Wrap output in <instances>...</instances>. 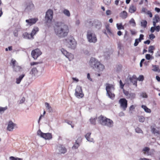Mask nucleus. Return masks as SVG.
I'll return each instance as SVG.
<instances>
[{
	"mask_svg": "<svg viewBox=\"0 0 160 160\" xmlns=\"http://www.w3.org/2000/svg\"><path fill=\"white\" fill-rule=\"evenodd\" d=\"M95 27L97 28H100L102 25L101 22L98 20H97L94 22Z\"/></svg>",
	"mask_w": 160,
	"mask_h": 160,
	"instance_id": "24",
	"label": "nucleus"
},
{
	"mask_svg": "<svg viewBox=\"0 0 160 160\" xmlns=\"http://www.w3.org/2000/svg\"><path fill=\"white\" fill-rule=\"evenodd\" d=\"M7 109V107L3 108L0 107V113L4 112Z\"/></svg>",
	"mask_w": 160,
	"mask_h": 160,
	"instance_id": "45",
	"label": "nucleus"
},
{
	"mask_svg": "<svg viewBox=\"0 0 160 160\" xmlns=\"http://www.w3.org/2000/svg\"><path fill=\"white\" fill-rule=\"evenodd\" d=\"M97 119V118H91L90 119V121L92 124L95 125L96 124V120Z\"/></svg>",
	"mask_w": 160,
	"mask_h": 160,
	"instance_id": "36",
	"label": "nucleus"
},
{
	"mask_svg": "<svg viewBox=\"0 0 160 160\" xmlns=\"http://www.w3.org/2000/svg\"><path fill=\"white\" fill-rule=\"evenodd\" d=\"M155 11L158 12H160V9L158 8H155Z\"/></svg>",
	"mask_w": 160,
	"mask_h": 160,
	"instance_id": "63",
	"label": "nucleus"
},
{
	"mask_svg": "<svg viewBox=\"0 0 160 160\" xmlns=\"http://www.w3.org/2000/svg\"><path fill=\"white\" fill-rule=\"evenodd\" d=\"M149 150V148L147 147H146L143 149V151L144 152V154L145 153V152H148Z\"/></svg>",
	"mask_w": 160,
	"mask_h": 160,
	"instance_id": "47",
	"label": "nucleus"
},
{
	"mask_svg": "<svg viewBox=\"0 0 160 160\" xmlns=\"http://www.w3.org/2000/svg\"><path fill=\"white\" fill-rule=\"evenodd\" d=\"M38 71L36 68H33L30 71V74H31L32 76H35L36 74L38 73Z\"/></svg>",
	"mask_w": 160,
	"mask_h": 160,
	"instance_id": "20",
	"label": "nucleus"
},
{
	"mask_svg": "<svg viewBox=\"0 0 160 160\" xmlns=\"http://www.w3.org/2000/svg\"><path fill=\"white\" fill-rule=\"evenodd\" d=\"M65 43L68 48L74 49L76 47L77 42L72 37H69L65 40Z\"/></svg>",
	"mask_w": 160,
	"mask_h": 160,
	"instance_id": "4",
	"label": "nucleus"
},
{
	"mask_svg": "<svg viewBox=\"0 0 160 160\" xmlns=\"http://www.w3.org/2000/svg\"><path fill=\"white\" fill-rule=\"evenodd\" d=\"M123 93L127 97L128 96L129 94L130 93L128 91L125 90H124Z\"/></svg>",
	"mask_w": 160,
	"mask_h": 160,
	"instance_id": "53",
	"label": "nucleus"
},
{
	"mask_svg": "<svg viewBox=\"0 0 160 160\" xmlns=\"http://www.w3.org/2000/svg\"><path fill=\"white\" fill-rule=\"evenodd\" d=\"M149 38L151 39H152L155 38V36L153 34H150L149 35Z\"/></svg>",
	"mask_w": 160,
	"mask_h": 160,
	"instance_id": "49",
	"label": "nucleus"
},
{
	"mask_svg": "<svg viewBox=\"0 0 160 160\" xmlns=\"http://www.w3.org/2000/svg\"><path fill=\"white\" fill-rule=\"evenodd\" d=\"M87 37L90 42L95 43L97 41L96 36L92 30H88L87 32Z\"/></svg>",
	"mask_w": 160,
	"mask_h": 160,
	"instance_id": "6",
	"label": "nucleus"
},
{
	"mask_svg": "<svg viewBox=\"0 0 160 160\" xmlns=\"http://www.w3.org/2000/svg\"><path fill=\"white\" fill-rule=\"evenodd\" d=\"M144 60H145V59H142L141 60L140 63V67H142V63L144 61Z\"/></svg>",
	"mask_w": 160,
	"mask_h": 160,
	"instance_id": "61",
	"label": "nucleus"
},
{
	"mask_svg": "<svg viewBox=\"0 0 160 160\" xmlns=\"http://www.w3.org/2000/svg\"><path fill=\"white\" fill-rule=\"evenodd\" d=\"M15 124L13 123L12 121H9L7 127V129L10 131H12Z\"/></svg>",
	"mask_w": 160,
	"mask_h": 160,
	"instance_id": "17",
	"label": "nucleus"
},
{
	"mask_svg": "<svg viewBox=\"0 0 160 160\" xmlns=\"http://www.w3.org/2000/svg\"><path fill=\"white\" fill-rule=\"evenodd\" d=\"M98 119L99 122L102 125L106 126L109 127H111L113 125V123L112 120L104 117L102 115L99 116Z\"/></svg>",
	"mask_w": 160,
	"mask_h": 160,
	"instance_id": "2",
	"label": "nucleus"
},
{
	"mask_svg": "<svg viewBox=\"0 0 160 160\" xmlns=\"http://www.w3.org/2000/svg\"><path fill=\"white\" fill-rule=\"evenodd\" d=\"M116 26L118 30H123L124 29V27L122 25V23H117Z\"/></svg>",
	"mask_w": 160,
	"mask_h": 160,
	"instance_id": "28",
	"label": "nucleus"
},
{
	"mask_svg": "<svg viewBox=\"0 0 160 160\" xmlns=\"http://www.w3.org/2000/svg\"><path fill=\"white\" fill-rule=\"evenodd\" d=\"M105 86L107 94L110 98L113 99L115 98V95L112 92L115 90L114 85L109 83H106Z\"/></svg>",
	"mask_w": 160,
	"mask_h": 160,
	"instance_id": "5",
	"label": "nucleus"
},
{
	"mask_svg": "<svg viewBox=\"0 0 160 160\" xmlns=\"http://www.w3.org/2000/svg\"><path fill=\"white\" fill-rule=\"evenodd\" d=\"M141 95L143 98H147L148 97L147 94L145 92H142L141 94Z\"/></svg>",
	"mask_w": 160,
	"mask_h": 160,
	"instance_id": "56",
	"label": "nucleus"
},
{
	"mask_svg": "<svg viewBox=\"0 0 160 160\" xmlns=\"http://www.w3.org/2000/svg\"><path fill=\"white\" fill-rule=\"evenodd\" d=\"M38 20V19L37 18H32L26 20V22L29 25L31 26L35 23Z\"/></svg>",
	"mask_w": 160,
	"mask_h": 160,
	"instance_id": "15",
	"label": "nucleus"
},
{
	"mask_svg": "<svg viewBox=\"0 0 160 160\" xmlns=\"http://www.w3.org/2000/svg\"><path fill=\"white\" fill-rule=\"evenodd\" d=\"M42 54V52L38 48H37L33 50L31 52L32 56L34 59H37Z\"/></svg>",
	"mask_w": 160,
	"mask_h": 160,
	"instance_id": "12",
	"label": "nucleus"
},
{
	"mask_svg": "<svg viewBox=\"0 0 160 160\" xmlns=\"http://www.w3.org/2000/svg\"><path fill=\"white\" fill-rule=\"evenodd\" d=\"M79 145L78 143L77 142V141H76V142L74 145L72 147V148H74L75 149H76L78 148L79 146Z\"/></svg>",
	"mask_w": 160,
	"mask_h": 160,
	"instance_id": "41",
	"label": "nucleus"
},
{
	"mask_svg": "<svg viewBox=\"0 0 160 160\" xmlns=\"http://www.w3.org/2000/svg\"><path fill=\"white\" fill-rule=\"evenodd\" d=\"M141 107L144 109V111L147 113H151V111L150 109L148 108L146 106L144 105H142Z\"/></svg>",
	"mask_w": 160,
	"mask_h": 160,
	"instance_id": "25",
	"label": "nucleus"
},
{
	"mask_svg": "<svg viewBox=\"0 0 160 160\" xmlns=\"http://www.w3.org/2000/svg\"><path fill=\"white\" fill-rule=\"evenodd\" d=\"M14 70L16 72H20L22 70V68L18 65V64H17V65L13 68Z\"/></svg>",
	"mask_w": 160,
	"mask_h": 160,
	"instance_id": "23",
	"label": "nucleus"
},
{
	"mask_svg": "<svg viewBox=\"0 0 160 160\" xmlns=\"http://www.w3.org/2000/svg\"><path fill=\"white\" fill-rule=\"evenodd\" d=\"M63 12L65 15L68 17H69L70 16V14L69 11L67 9H65L63 11Z\"/></svg>",
	"mask_w": 160,
	"mask_h": 160,
	"instance_id": "38",
	"label": "nucleus"
},
{
	"mask_svg": "<svg viewBox=\"0 0 160 160\" xmlns=\"http://www.w3.org/2000/svg\"><path fill=\"white\" fill-rule=\"evenodd\" d=\"M59 150L60 153L64 154L66 152L67 150L66 148L62 145H60L59 147Z\"/></svg>",
	"mask_w": 160,
	"mask_h": 160,
	"instance_id": "19",
	"label": "nucleus"
},
{
	"mask_svg": "<svg viewBox=\"0 0 160 160\" xmlns=\"http://www.w3.org/2000/svg\"><path fill=\"white\" fill-rule=\"evenodd\" d=\"M75 96L78 98H82L84 96L81 87L78 86L75 89Z\"/></svg>",
	"mask_w": 160,
	"mask_h": 160,
	"instance_id": "9",
	"label": "nucleus"
},
{
	"mask_svg": "<svg viewBox=\"0 0 160 160\" xmlns=\"http://www.w3.org/2000/svg\"><path fill=\"white\" fill-rule=\"evenodd\" d=\"M16 61L15 60L13 59H12L11 60L10 64L11 65H12V66L13 68L16 65H17V64H16Z\"/></svg>",
	"mask_w": 160,
	"mask_h": 160,
	"instance_id": "37",
	"label": "nucleus"
},
{
	"mask_svg": "<svg viewBox=\"0 0 160 160\" xmlns=\"http://www.w3.org/2000/svg\"><path fill=\"white\" fill-rule=\"evenodd\" d=\"M136 95L135 93H130L129 94L128 96L127 97L128 99H134L135 98Z\"/></svg>",
	"mask_w": 160,
	"mask_h": 160,
	"instance_id": "26",
	"label": "nucleus"
},
{
	"mask_svg": "<svg viewBox=\"0 0 160 160\" xmlns=\"http://www.w3.org/2000/svg\"><path fill=\"white\" fill-rule=\"evenodd\" d=\"M120 16L122 18L125 19L128 16V13L126 11H124L120 13Z\"/></svg>",
	"mask_w": 160,
	"mask_h": 160,
	"instance_id": "21",
	"label": "nucleus"
},
{
	"mask_svg": "<svg viewBox=\"0 0 160 160\" xmlns=\"http://www.w3.org/2000/svg\"><path fill=\"white\" fill-rule=\"evenodd\" d=\"M25 98L24 97H23L20 100V103H22L24 102L25 101Z\"/></svg>",
	"mask_w": 160,
	"mask_h": 160,
	"instance_id": "59",
	"label": "nucleus"
},
{
	"mask_svg": "<svg viewBox=\"0 0 160 160\" xmlns=\"http://www.w3.org/2000/svg\"><path fill=\"white\" fill-rule=\"evenodd\" d=\"M147 14H148L150 18H152V14L150 11H148L147 12Z\"/></svg>",
	"mask_w": 160,
	"mask_h": 160,
	"instance_id": "48",
	"label": "nucleus"
},
{
	"mask_svg": "<svg viewBox=\"0 0 160 160\" xmlns=\"http://www.w3.org/2000/svg\"><path fill=\"white\" fill-rule=\"evenodd\" d=\"M37 133L38 135L46 140H49L52 138V134L50 133H44L39 130L38 131Z\"/></svg>",
	"mask_w": 160,
	"mask_h": 160,
	"instance_id": "7",
	"label": "nucleus"
},
{
	"mask_svg": "<svg viewBox=\"0 0 160 160\" xmlns=\"http://www.w3.org/2000/svg\"><path fill=\"white\" fill-rule=\"evenodd\" d=\"M136 106L133 105H132L129 108L130 110H132L134 109L135 108V107Z\"/></svg>",
	"mask_w": 160,
	"mask_h": 160,
	"instance_id": "54",
	"label": "nucleus"
},
{
	"mask_svg": "<svg viewBox=\"0 0 160 160\" xmlns=\"http://www.w3.org/2000/svg\"><path fill=\"white\" fill-rule=\"evenodd\" d=\"M145 57L147 60H150L151 58V55L149 54H147L146 55Z\"/></svg>",
	"mask_w": 160,
	"mask_h": 160,
	"instance_id": "52",
	"label": "nucleus"
},
{
	"mask_svg": "<svg viewBox=\"0 0 160 160\" xmlns=\"http://www.w3.org/2000/svg\"><path fill=\"white\" fill-rule=\"evenodd\" d=\"M90 61L94 66L93 68H95L96 71L100 72L102 71L104 69V66L100 62L97 61L95 58H92Z\"/></svg>",
	"mask_w": 160,
	"mask_h": 160,
	"instance_id": "3",
	"label": "nucleus"
},
{
	"mask_svg": "<svg viewBox=\"0 0 160 160\" xmlns=\"http://www.w3.org/2000/svg\"><path fill=\"white\" fill-rule=\"evenodd\" d=\"M155 26H154V27H152L151 28L150 31L152 33L154 32L155 31Z\"/></svg>",
	"mask_w": 160,
	"mask_h": 160,
	"instance_id": "57",
	"label": "nucleus"
},
{
	"mask_svg": "<svg viewBox=\"0 0 160 160\" xmlns=\"http://www.w3.org/2000/svg\"><path fill=\"white\" fill-rule=\"evenodd\" d=\"M25 75V74H22L18 78L16 79V83L18 84H19Z\"/></svg>",
	"mask_w": 160,
	"mask_h": 160,
	"instance_id": "22",
	"label": "nucleus"
},
{
	"mask_svg": "<svg viewBox=\"0 0 160 160\" xmlns=\"http://www.w3.org/2000/svg\"><path fill=\"white\" fill-rule=\"evenodd\" d=\"M38 27H35L32 30L31 34L32 37L33 36L36 34L37 32L38 31Z\"/></svg>",
	"mask_w": 160,
	"mask_h": 160,
	"instance_id": "29",
	"label": "nucleus"
},
{
	"mask_svg": "<svg viewBox=\"0 0 160 160\" xmlns=\"http://www.w3.org/2000/svg\"><path fill=\"white\" fill-rule=\"evenodd\" d=\"M39 63L38 62H31L30 65L31 66H33L35 65H37Z\"/></svg>",
	"mask_w": 160,
	"mask_h": 160,
	"instance_id": "60",
	"label": "nucleus"
},
{
	"mask_svg": "<svg viewBox=\"0 0 160 160\" xmlns=\"http://www.w3.org/2000/svg\"><path fill=\"white\" fill-rule=\"evenodd\" d=\"M23 35L25 37H26L28 39L33 38L31 33L30 34H29L27 32H25L23 33Z\"/></svg>",
	"mask_w": 160,
	"mask_h": 160,
	"instance_id": "27",
	"label": "nucleus"
},
{
	"mask_svg": "<svg viewBox=\"0 0 160 160\" xmlns=\"http://www.w3.org/2000/svg\"><path fill=\"white\" fill-rule=\"evenodd\" d=\"M106 29L107 33H106V31L104 32V33L106 34V35H108V34L110 36H113V34L111 31L110 28L109 26V25L108 24L106 25Z\"/></svg>",
	"mask_w": 160,
	"mask_h": 160,
	"instance_id": "14",
	"label": "nucleus"
},
{
	"mask_svg": "<svg viewBox=\"0 0 160 160\" xmlns=\"http://www.w3.org/2000/svg\"><path fill=\"white\" fill-rule=\"evenodd\" d=\"M103 2L106 5H109L111 3V0H103Z\"/></svg>",
	"mask_w": 160,
	"mask_h": 160,
	"instance_id": "43",
	"label": "nucleus"
},
{
	"mask_svg": "<svg viewBox=\"0 0 160 160\" xmlns=\"http://www.w3.org/2000/svg\"><path fill=\"white\" fill-rule=\"evenodd\" d=\"M160 20V18L158 15H156L153 18V24L154 26H156V23Z\"/></svg>",
	"mask_w": 160,
	"mask_h": 160,
	"instance_id": "18",
	"label": "nucleus"
},
{
	"mask_svg": "<svg viewBox=\"0 0 160 160\" xmlns=\"http://www.w3.org/2000/svg\"><path fill=\"white\" fill-rule=\"evenodd\" d=\"M120 88L122 89H123L124 85V84H123L121 80H120L119 82Z\"/></svg>",
	"mask_w": 160,
	"mask_h": 160,
	"instance_id": "50",
	"label": "nucleus"
},
{
	"mask_svg": "<svg viewBox=\"0 0 160 160\" xmlns=\"http://www.w3.org/2000/svg\"><path fill=\"white\" fill-rule=\"evenodd\" d=\"M121 108L125 111L128 107V101L125 98H121L119 101Z\"/></svg>",
	"mask_w": 160,
	"mask_h": 160,
	"instance_id": "10",
	"label": "nucleus"
},
{
	"mask_svg": "<svg viewBox=\"0 0 160 160\" xmlns=\"http://www.w3.org/2000/svg\"><path fill=\"white\" fill-rule=\"evenodd\" d=\"M129 24H131L133 27H135L136 24L134 20L132 18L131 19L129 22Z\"/></svg>",
	"mask_w": 160,
	"mask_h": 160,
	"instance_id": "32",
	"label": "nucleus"
},
{
	"mask_svg": "<svg viewBox=\"0 0 160 160\" xmlns=\"http://www.w3.org/2000/svg\"><path fill=\"white\" fill-rule=\"evenodd\" d=\"M144 79V78L143 75H140L139 76L138 78H137V80L139 81H142Z\"/></svg>",
	"mask_w": 160,
	"mask_h": 160,
	"instance_id": "44",
	"label": "nucleus"
},
{
	"mask_svg": "<svg viewBox=\"0 0 160 160\" xmlns=\"http://www.w3.org/2000/svg\"><path fill=\"white\" fill-rule=\"evenodd\" d=\"M106 14L107 15H110L111 14V11L109 10H107Z\"/></svg>",
	"mask_w": 160,
	"mask_h": 160,
	"instance_id": "58",
	"label": "nucleus"
},
{
	"mask_svg": "<svg viewBox=\"0 0 160 160\" xmlns=\"http://www.w3.org/2000/svg\"><path fill=\"white\" fill-rule=\"evenodd\" d=\"M152 67L153 68L152 69V70L155 71L157 72L158 70L159 72H160V69H159V66L156 65H153L152 66Z\"/></svg>",
	"mask_w": 160,
	"mask_h": 160,
	"instance_id": "31",
	"label": "nucleus"
},
{
	"mask_svg": "<svg viewBox=\"0 0 160 160\" xmlns=\"http://www.w3.org/2000/svg\"><path fill=\"white\" fill-rule=\"evenodd\" d=\"M135 131L138 133H141L142 132V130L139 128H137L135 129Z\"/></svg>",
	"mask_w": 160,
	"mask_h": 160,
	"instance_id": "46",
	"label": "nucleus"
},
{
	"mask_svg": "<svg viewBox=\"0 0 160 160\" xmlns=\"http://www.w3.org/2000/svg\"><path fill=\"white\" fill-rule=\"evenodd\" d=\"M155 48L153 46H150L148 48V51L151 53H153V50H154Z\"/></svg>",
	"mask_w": 160,
	"mask_h": 160,
	"instance_id": "35",
	"label": "nucleus"
},
{
	"mask_svg": "<svg viewBox=\"0 0 160 160\" xmlns=\"http://www.w3.org/2000/svg\"><path fill=\"white\" fill-rule=\"evenodd\" d=\"M10 160H22V159L18 158H15L13 156H11L9 157Z\"/></svg>",
	"mask_w": 160,
	"mask_h": 160,
	"instance_id": "40",
	"label": "nucleus"
},
{
	"mask_svg": "<svg viewBox=\"0 0 160 160\" xmlns=\"http://www.w3.org/2000/svg\"><path fill=\"white\" fill-rule=\"evenodd\" d=\"M129 79L131 82L134 85L137 86V78L135 75H133L132 77L129 78Z\"/></svg>",
	"mask_w": 160,
	"mask_h": 160,
	"instance_id": "13",
	"label": "nucleus"
},
{
	"mask_svg": "<svg viewBox=\"0 0 160 160\" xmlns=\"http://www.w3.org/2000/svg\"><path fill=\"white\" fill-rule=\"evenodd\" d=\"M53 12L51 9L48 10L46 12L45 20L47 23H50L53 18Z\"/></svg>",
	"mask_w": 160,
	"mask_h": 160,
	"instance_id": "8",
	"label": "nucleus"
},
{
	"mask_svg": "<svg viewBox=\"0 0 160 160\" xmlns=\"http://www.w3.org/2000/svg\"><path fill=\"white\" fill-rule=\"evenodd\" d=\"M137 8L135 5L131 4L129 7L128 11L129 12L131 13L135 12Z\"/></svg>",
	"mask_w": 160,
	"mask_h": 160,
	"instance_id": "16",
	"label": "nucleus"
},
{
	"mask_svg": "<svg viewBox=\"0 0 160 160\" xmlns=\"http://www.w3.org/2000/svg\"><path fill=\"white\" fill-rule=\"evenodd\" d=\"M54 28L55 34L59 37L67 36L69 32L68 26L62 22H56Z\"/></svg>",
	"mask_w": 160,
	"mask_h": 160,
	"instance_id": "1",
	"label": "nucleus"
},
{
	"mask_svg": "<svg viewBox=\"0 0 160 160\" xmlns=\"http://www.w3.org/2000/svg\"><path fill=\"white\" fill-rule=\"evenodd\" d=\"M138 160H151V159H150L148 158H141L140 159H139Z\"/></svg>",
	"mask_w": 160,
	"mask_h": 160,
	"instance_id": "64",
	"label": "nucleus"
},
{
	"mask_svg": "<svg viewBox=\"0 0 160 160\" xmlns=\"http://www.w3.org/2000/svg\"><path fill=\"white\" fill-rule=\"evenodd\" d=\"M91 133L90 132L86 134L85 137L86 139L89 141L92 142V139H90V136Z\"/></svg>",
	"mask_w": 160,
	"mask_h": 160,
	"instance_id": "30",
	"label": "nucleus"
},
{
	"mask_svg": "<svg viewBox=\"0 0 160 160\" xmlns=\"http://www.w3.org/2000/svg\"><path fill=\"white\" fill-rule=\"evenodd\" d=\"M155 30L157 32H158L160 30V26L159 25L155 27Z\"/></svg>",
	"mask_w": 160,
	"mask_h": 160,
	"instance_id": "51",
	"label": "nucleus"
},
{
	"mask_svg": "<svg viewBox=\"0 0 160 160\" xmlns=\"http://www.w3.org/2000/svg\"><path fill=\"white\" fill-rule=\"evenodd\" d=\"M61 51L63 54L68 58L70 61L72 60L74 58V55L68 52L64 48H62Z\"/></svg>",
	"mask_w": 160,
	"mask_h": 160,
	"instance_id": "11",
	"label": "nucleus"
},
{
	"mask_svg": "<svg viewBox=\"0 0 160 160\" xmlns=\"http://www.w3.org/2000/svg\"><path fill=\"white\" fill-rule=\"evenodd\" d=\"M141 26L142 27L145 28L146 27L147 22L146 20H142L141 22Z\"/></svg>",
	"mask_w": 160,
	"mask_h": 160,
	"instance_id": "33",
	"label": "nucleus"
},
{
	"mask_svg": "<svg viewBox=\"0 0 160 160\" xmlns=\"http://www.w3.org/2000/svg\"><path fill=\"white\" fill-rule=\"evenodd\" d=\"M139 43V42L138 41V39H136L135 40V42L134 44V46H137L138 45Z\"/></svg>",
	"mask_w": 160,
	"mask_h": 160,
	"instance_id": "55",
	"label": "nucleus"
},
{
	"mask_svg": "<svg viewBox=\"0 0 160 160\" xmlns=\"http://www.w3.org/2000/svg\"><path fill=\"white\" fill-rule=\"evenodd\" d=\"M145 118L143 116H140L138 118V120L140 122H143L145 120Z\"/></svg>",
	"mask_w": 160,
	"mask_h": 160,
	"instance_id": "42",
	"label": "nucleus"
},
{
	"mask_svg": "<svg viewBox=\"0 0 160 160\" xmlns=\"http://www.w3.org/2000/svg\"><path fill=\"white\" fill-rule=\"evenodd\" d=\"M151 131L154 134H159V131L157 130V129H156V128H152Z\"/></svg>",
	"mask_w": 160,
	"mask_h": 160,
	"instance_id": "39",
	"label": "nucleus"
},
{
	"mask_svg": "<svg viewBox=\"0 0 160 160\" xmlns=\"http://www.w3.org/2000/svg\"><path fill=\"white\" fill-rule=\"evenodd\" d=\"M45 105L46 107L48 109V112H51L52 111V109L51 107L49 104V103L48 102H45Z\"/></svg>",
	"mask_w": 160,
	"mask_h": 160,
	"instance_id": "34",
	"label": "nucleus"
},
{
	"mask_svg": "<svg viewBox=\"0 0 160 160\" xmlns=\"http://www.w3.org/2000/svg\"><path fill=\"white\" fill-rule=\"evenodd\" d=\"M122 32H121V31H118V32H117V34L118 36H121V35H122Z\"/></svg>",
	"mask_w": 160,
	"mask_h": 160,
	"instance_id": "62",
	"label": "nucleus"
}]
</instances>
